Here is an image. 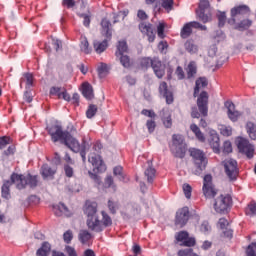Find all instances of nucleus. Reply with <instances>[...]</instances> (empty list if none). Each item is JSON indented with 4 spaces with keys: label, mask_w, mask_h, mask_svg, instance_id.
<instances>
[{
    "label": "nucleus",
    "mask_w": 256,
    "mask_h": 256,
    "mask_svg": "<svg viewBox=\"0 0 256 256\" xmlns=\"http://www.w3.org/2000/svg\"><path fill=\"white\" fill-rule=\"evenodd\" d=\"M193 33V28H191V24L188 22L184 24L183 28L180 32V37L182 39H187L188 37H191V34Z\"/></svg>",
    "instance_id": "e433bc0d"
},
{
    "label": "nucleus",
    "mask_w": 256,
    "mask_h": 256,
    "mask_svg": "<svg viewBox=\"0 0 256 256\" xmlns=\"http://www.w3.org/2000/svg\"><path fill=\"white\" fill-rule=\"evenodd\" d=\"M207 85H209L207 78L205 77L198 78L195 83L194 97H197L199 95V91H201V89H204V87H207Z\"/></svg>",
    "instance_id": "bb28decb"
},
{
    "label": "nucleus",
    "mask_w": 256,
    "mask_h": 256,
    "mask_svg": "<svg viewBox=\"0 0 256 256\" xmlns=\"http://www.w3.org/2000/svg\"><path fill=\"white\" fill-rule=\"evenodd\" d=\"M183 191H184V195H185L186 199H191V193L193 191V188H191V185L184 184Z\"/></svg>",
    "instance_id": "0e129e2a"
},
{
    "label": "nucleus",
    "mask_w": 256,
    "mask_h": 256,
    "mask_svg": "<svg viewBox=\"0 0 256 256\" xmlns=\"http://www.w3.org/2000/svg\"><path fill=\"white\" fill-rule=\"evenodd\" d=\"M159 93H160V95H162L164 97L167 105H171L173 103V101H174L173 92L169 91V88H168L166 82L160 83Z\"/></svg>",
    "instance_id": "6ab92c4d"
},
{
    "label": "nucleus",
    "mask_w": 256,
    "mask_h": 256,
    "mask_svg": "<svg viewBox=\"0 0 256 256\" xmlns=\"http://www.w3.org/2000/svg\"><path fill=\"white\" fill-rule=\"evenodd\" d=\"M95 115H97V105L90 104L86 111V117L87 119H93Z\"/></svg>",
    "instance_id": "49530a36"
},
{
    "label": "nucleus",
    "mask_w": 256,
    "mask_h": 256,
    "mask_svg": "<svg viewBox=\"0 0 256 256\" xmlns=\"http://www.w3.org/2000/svg\"><path fill=\"white\" fill-rule=\"evenodd\" d=\"M63 239H64V243H67V244L71 243V241H73V231L67 230L66 232H64Z\"/></svg>",
    "instance_id": "e2e57ef3"
},
{
    "label": "nucleus",
    "mask_w": 256,
    "mask_h": 256,
    "mask_svg": "<svg viewBox=\"0 0 256 256\" xmlns=\"http://www.w3.org/2000/svg\"><path fill=\"white\" fill-rule=\"evenodd\" d=\"M175 238L179 243H183L185 247H195V237H189V232L187 231L178 232Z\"/></svg>",
    "instance_id": "4468645a"
},
{
    "label": "nucleus",
    "mask_w": 256,
    "mask_h": 256,
    "mask_svg": "<svg viewBox=\"0 0 256 256\" xmlns=\"http://www.w3.org/2000/svg\"><path fill=\"white\" fill-rule=\"evenodd\" d=\"M224 169L230 181H237V175H239V168H237V160H225Z\"/></svg>",
    "instance_id": "9b49d317"
},
{
    "label": "nucleus",
    "mask_w": 256,
    "mask_h": 256,
    "mask_svg": "<svg viewBox=\"0 0 256 256\" xmlns=\"http://www.w3.org/2000/svg\"><path fill=\"white\" fill-rule=\"evenodd\" d=\"M246 215H250V217H253V215H256V203L250 202L248 204V207L246 208Z\"/></svg>",
    "instance_id": "603ef678"
},
{
    "label": "nucleus",
    "mask_w": 256,
    "mask_h": 256,
    "mask_svg": "<svg viewBox=\"0 0 256 256\" xmlns=\"http://www.w3.org/2000/svg\"><path fill=\"white\" fill-rule=\"evenodd\" d=\"M185 50L190 53V55H195L199 51V47L195 44L193 39H189L184 44Z\"/></svg>",
    "instance_id": "7c9ffc66"
},
{
    "label": "nucleus",
    "mask_w": 256,
    "mask_h": 256,
    "mask_svg": "<svg viewBox=\"0 0 256 256\" xmlns=\"http://www.w3.org/2000/svg\"><path fill=\"white\" fill-rule=\"evenodd\" d=\"M53 212L56 217H71V211L63 203L53 205Z\"/></svg>",
    "instance_id": "4be33fe9"
},
{
    "label": "nucleus",
    "mask_w": 256,
    "mask_h": 256,
    "mask_svg": "<svg viewBox=\"0 0 256 256\" xmlns=\"http://www.w3.org/2000/svg\"><path fill=\"white\" fill-rule=\"evenodd\" d=\"M236 31H247L253 25V21L251 19H243L239 23L235 22Z\"/></svg>",
    "instance_id": "c756f323"
},
{
    "label": "nucleus",
    "mask_w": 256,
    "mask_h": 256,
    "mask_svg": "<svg viewBox=\"0 0 256 256\" xmlns=\"http://www.w3.org/2000/svg\"><path fill=\"white\" fill-rule=\"evenodd\" d=\"M51 253V244L49 242H43L41 247L37 250V256H49Z\"/></svg>",
    "instance_id": "72a5a7b5"
},
{
    "label": "nucleus",
    "mask_w": 256,
    "mask_h": 256,
    "mask_svg": "<svg viewBox=\"0 0 256 256\" xmlns=\"http://www.w3.org/2000/svg\"><path fill=\"white\" fill-rule=\"evenodd\" d=\"M118 57L120 58V63L122 67H124L125 69H129V67H131V59L129 58V56L122 54Z\"/></svg>",
    "instance_id": "09e8293b"
},
{
    "label": "nucleus",
    "mask_w": 256,
    "mask_h": 256,
    "mask_svg": "<svg viewBox=\"0 0 256 256\" xmlns=\"http://www.w3.org/2000/svg\"><path fill=\"white\" fill-rule=\"evenodd\" d=\"M247 256H256V242L251 243L246 249Z\"/></svg>",
    "instance_id": "052dcab7"
},
{
    "label": "nucleus",
    "mask_w": 256,
    "mask_h": 256,
    "mask_svg": "<svg viewBox=\"0 0 256 256\" xmlns=\"http://www.w3.org/2000/svg\"><path fill=\"white\" fill-rule=\"evenodd\" d=\"M78 17H80V19H83V25L84 27H91V12L88 13H79Z\"/></svg>",
    "instance_id": "a19ab883"
},
{
    "label": "nucleus",
    "mask_w": 256,
    "mask_h": 256,
    "mask_svg": "<svg viewBox=\"0 0 256 256\" xmlns=\"http://www.w3.org/2000/svg\"><path fill=\"white\" fill-rule=\"evenodd\" d=\"M62 91H63L62 87L53 86L50 88V95H56L59 99H61Z\"/></svg>",
    "instance_id": "680f3d73"
},
{
    "label": "nucleus",
    "mask_w": 256,
    "mask_h": 256,
    "mask_svg": "<svg viewBox=\"0 0 256 256\" xmlns=\"http://www.w3.org/2000/svg\"><path fill=\"white\" fill-rule=\"evenodd\" d=\"M97 71L100 78L107 77V74L109 73V67L107 66V64L101 63Z\"/></svg>",
    "instance_id": "de8ad7c7"
},
{
    "label": "nucleus",
    "mask_w": 256,
    "mask_h": 256,
    "mask_svg": "<svg viewBox=\"0 0 256 256\" xmlns=\"http://www.w3.org/2000/svg\"><path fill=\"white\" fill-rule=\"evenodd\" d=\"M200 231L202 233H204L205 235H207V233H209V231H211V225H209V222H207V221L202 222V224L200 226Z\"/></svg>",
    "instance_id": "338daca9"
},
{
    "label": "nucleus",
    "mask_w": 256,
    "mask_h": 256,
    "mask_svg": "<svg viewBox=\"0 0 256 256\" xmlns=\"http://www.w3.org/2000/svg\"><path fill=\"white\" fill-rule=\"evenodd\" d=\"M190 130L192 131V133H194L196 139H198L200 143H205V134L201 132V129L199 128V126H197V124H191Z\"/></svg>",
    "instance_id": "2f4dec72"
},
{
    "label": "nucleus",
    "mask_w": 256,
    "mask_h": 256,
    "mask_svg": "<svg viewBox=\"0 0 256 256\" xmlns=\"http://www.w3.org/2000/svg\"><path fill=\"white\" fill-rule=\"evenodd\" d=\"M225 107L228 110V117L233 122L237 121L239 117H241V113L237 110H235V104L231 101L225 102Z\"/></svg>",
    "instance_id": "412c9836"
},
{
    "label": "nucleus",
    "mask_w": 256,
    "mask_h": 256,
    "mask_svg": "<svg viewBox=\"0 0 256 256\" xmlns=\"http://www.w3.org/2000/svg\"><path fill=\"white\" fill-rule=\"evenodd\" d=\"M170 151L174 157L178 159L185 158V153H187V144L185 143V138L181 134H173L172 145L170 146Z\"/></svg>",
    "instance_id": "20e7f679"
},
{
    "label": "nucleus",
    "mask_w": 256,
    "mask_h": 256,
    "mask_svg": "<svg viewBox=\"0 0 256 256\" xmlns=\"http://www.w3.org/2000/svg\"><path fill=\"white\" fill-rule=\"evenodd\" d=\"M157 173V170L153 166H151V162L148 161V168L144 171V175L147 179V183L153 184V181H155V175Z\"/></svg>",
    "instance_id": "cd10ccee"
},
{
    "label": "nucleus",
    "mask_w": 256,
    "mask_h": 256,
    "mask_svg": "<svg viewBox=\"0 0 256 256\" xmlns=\"http://www.w3.org/2000/svg\"><path fill=\"white\" fill-rule=\"evenodd\" d=\"M103 149V144L101 142H96L93 145V151L96 153L91 154L88 157L89 163L94 167V171H98V173H103L104 171H107V166H105V163L103 162V159L101 158V155L99 154V151Z\"/></svg>",
    "instance_id": "39448f33"
},
{
    "label": "nucleus",
    "mask_w": 256,
    "mask_h": 256,
    "mask_svg": "<svg viewBox=\"0 0 256 256\" xmlns=\"http://www.w3.org/2000/svg\"><path fill=\"white\" fill-rule=\"evenodd\" d=\"M104 183H105L106 189L112 188L113 191H117V186L115 185V182L113 180V176H107L105 178V182Z\"/></svg>",
    "instance_id": "8fccbe9b"
},
{
    "label": "nucleus",
    "mask_w": 256,
    "mask_h": 256,
    "mask_svg": "<svg viewBox=\"0 0 256 256\" xmlns=\"http://www.w3.org/2000/svg\"><path fill=\"white\" fill-rule=\"evenodd\" d=\"M11 185H15V183H13V180H11L10 176V180L4 181L1 187V196L3 199H11Z\"/></svg>",
    "instance_id": "5701e85b"
},
{
    "label": "nucleus",
    "mask_w": 256,
    "mask_h": 256,
    "mask_svg": "<svg viewBox=\"0 0 256 256\" xmlns=\"http://www.w3.org/2000/svg\"><path fill=\"white\" fill-rule=\"evenodd\" d=\"M101 215L102 220H100V223L103 231L105 228L111 227V225H113V219H111V216H109V214H107L105 211H102Z\"/></svg>",
    "instance_id": "473e14b6"
},
{
    "label": "nucleus",
    "mask_w": 256,
    "mask_h": 256,
    "mask_svg": "<svg viewBox=\"0 0 256 256\" xmlns=\"http://www.w3.org/2000/svg\"><path fill=\"white\" fill-rule=\"evenodd\" d=\"M157 35L160 39H165V24L159 23L157 26Z\"/></svg>",
    "instance_id": "bf43d9fd"
},
{
    "label": "nucleus",
    "mask_w": 256,
    "mask_h": 256,
    "mask_svg": "<svg viewBox=\"0 0 256 256\" xmlns=\"http://www.w3.org/2000/svg\"><path fill=\"white\" fill-rule=\"evenodd\" d=\"M174 0H161V7L167 11V13H171L173 11Z\"/></svg>",
    "instance_id": "a18cd8bd"
},
{
    "label": "nucleus",
    "mask_w": 256,
    "mask_h": 256,
    "mask_svg": "<svg viewBox=\"0 0 256 256\" xmlns=\"http://www.w3.org/2000/svg\"><path fill=\"white\" fill-rule=\"evenodd\" d=\"M187 221H189V208L183 207L176 213L175 225L185 227V225H187Z\"/></svg>",
    "instance_id": "2eb2a0df"
},
{
    "label": "nucleus",
    "mask_w": 256,
    "mask_h": 256,
    "mask_svg": "<svg viewBox=\"0 0 256 256\" xmlns=\"http://www.w3.org/2000/svg\"><path fill=\"white\" fill-rule=\"evenodd\" d=\"M190 155L193 158L194 164L196 165L195 175H201L205 167H207V158L205 157V152L202 150L191 148Z\"/></svg>",
    "instance_id": "0eeeda50"
},
{
    "label": "nucleus",
    "mask_w": 256,
    "mask_h": 256,
    "mask_svg": "<svg viewBox=\"0 0 256 256\" xmlns=\"http://www.w3.org/2000/svg\"><path fill=\"white\" fill-rule=\"evenodd\" d=\"M82 95L87 99L88 101H91L95 95L93 94V86L89 84V82H84L82 84Z\"/></svg>",
    "instance_id": "393cba45"
},
{
    "label": "nucleus",
    "mask_w": 256,
    "mask_h": 256,
    "mask_svg": "<svg viewBox=\"0 0 256 256\" xmlns=\"http://www.w3.org/2000/svg\"><path fill=\"white\" fill-rule=\"evenodd\" d=\"M231 18L228 19L229 25H235L237 21V15H248L251 13V9L247 5H239L231 9Z\"/></svg>",
    "instance_id": "f8f14e48"
},
{
    "label": "nucleus",
    "mask_w": 256,
    "mask_h": 256,
    "mask_svg": "<svg viewBox=\"0 0 256 256\" xmlns=\"http://www.w3.org/2000/svg\"><path fill=\"white\" fill-rule=\"evenodd\" d=\"M24 79L26 80V89H31L33 87V74L25 73Z\"/></svg>",
    "instance_id": "864d4df0"
},
{
    "label": "nucleus",
    "mask_w": 256,
    "mask_h": 256,
    "mask_svg": "<svg viewBox=\"0 0 256 256\" xmlns=\"http://www.w3.org/2000/svg\"><path fill=\"white\" fill-rule=\"evenodd\" d=\"M141 67H144L145 69L149 67H153V59L151 58H143L141 60Z\"/></svg>",
    "instance_id": "69168bd1"
},
{
    "label": "nucleus",
    "mask_w": 256,
    "mask_h": 256,
    "mask_svg": "<svg viewBox=\"0 0 256 256\" xmlns=\"http://www.w3.org/2000/svg\"><path fill=\"white\" fill-rule=\"evenodd\" d=\"M107 207L112 215L117 214V210L119 209V202H115L111 199L108 200Z\"/></svg>",
    "instance_id": "37998d69"
},
{
    "label": "nucleus",
    "mask_w": 256,
    "mask_h": 256,
    "mask_svg": "<svg viewBox=\"0 0 256 256\" xmlns=\"http://www.w3.org/2000/svg\"><path fill=\"white\" fill-rule=\"evenodd\" d=\"M80 50L82 53H85V55H89V53H91V47H89L87 37H81Z\"/></svg>",
    "instance_id": "4c0bfd02"
},
{
    "label": "nucleus",
    "mask_w": 256,
    "mask_h": 256,
    "mask_svg": "<svg viewBox=\"0 0 256 256\" xmlns=\"http://www.w3.org/2000/svg\"><path fill=\"white\" fill-rule=\"evenodd\" d=\"M64 251L66 255L63 252H54L52 256H77V251L72 246H65Z\"/></svg>",
    "instance_id": "c9c22d12"
},
{
    "label": "nucleus",
    "mask_w": 256,
    "mask_h": 256,
    "mask_svg": "<svg viewBox=\"0 0 256 256\" xmlns=\"http://www.w3.org/2000/svg\"><path fill=\"white\" fill-rule=\"evenodd\" d=\"M48 135L51 137L53 143H62L68 149L73 151V153H80L83 163L87 161V142L83 141L82 144L79 143V140L73 137L69 131L63 130V126L59 124H52L46 127Z\"/></svg>",
    "instance_id": "f257e3e1"
},
{
    "label": "nucleus",
    "mask_w": 256,
    "mask_h": 256,
    "mask_svg": "<svg viewBox=\"0 0 256 256\" xmlns=\"http://www.w3.org/2000/svg\"><path fill=\"white\" fill-rule=\"evenodd\" d=\"M139 30L143 35L148 37L149 43H153V41H155V30H153V24L141 22L139 24Z\"/></svg>",
    "instance_id": "dca6fc26"
},
{
    "label": "nucleus",
    "mask_w": 256,
    "mask_h": 256,
    "mask_svg": "<svg viewBox=\"0 0 256 256\" xmlns=\"http://www.w3.org/2000/svg\"><path fill=\"white\" fill-rule=\"evenodd\" d=\"M11 181L12 183L15 184L16 189H25L27 185L31 187V189H35L37 187L39 180L37 176H33L31 174H28L27 176L22 175V174H17V173H12L11 174Z\"/></svg>",
    "instance_id": "7ed1b4c3"
},
{
    "label": "nucleus",
    "mask_w": 256,
    "mask_h": 256,
    "mask_svg": "<svg viewBox=\"0 0 256 256\" xmlns=\"http://www.w3.org/2000/svg\"><path fill=\"white\" fill-rule=\"evenodd\" d=\"M152 69L156 77H158V79H163V77L165 76V69H167V66L163 62H161L159 58H153Z\"/></svg>",
    "instance_id": "f3484780"
},
{
    "label": "nucleus",
    "mask_w": 256,
    "mask_h": 256,
    "mask_svg": "<svg viewBox=\"0 0 256 256\" xmlns=\"http://www.w3.org/2000/svg\"><path fill=\"white\" fill-rule=\"evenodd\" d=\"M162 122L164 127H166V129H171V127L173 126V120L171 119V114H168L166 117H163Z\"/></svg>",
    "instance_id": "5fc2aeb1"
},
{
    "label": "nucleus",
    "mask_w": 256,
    "mask_h": 256,
    "mask_svg": "<svg viewBox=\"0 0 256 256\" xmlns=\"http://www.w3.org/2000/svg\"><path fill=\"white\" fill-rule=\"evenodd\" d=\"M222 151L226 155H229V153L233 151V146L231 145V141H225L223 143Z\"/></svg>",
    "instance_id": "6e6d98bb"
},
{
    "label": "nucleus",
    "mask_w": 256,
    "mask_h": 256,
    "mask_svg": "<svg viewBox=\"0 0 256 256\" xmlns=\"http://www.w3.org/2000/svg\"><path fill=\"white\" fill-rule=\"evenodd\" d=\"M123 53H127V42L119 41L117 45L116 57L123 55Z\"/></svg>",
    "instance_id": "79ce46f5"
},
{
    "label": "nucleus",
    "mask_w": 256,
    "mask_h": 256,
    "mask_svg": "<svg viewBox=\"0 0 256 256\" xmlns=\"http://www.w3.org/2000/svg\"><path fill=\"white\" fill-rule=\"evenodd\" d=\"M202 191L207 199H213V197L217 195V190H215V186L213 185V176H211V174H206L204 176Z\"/></svg>",
    "instance_id": "1a4fd4ad"
},
{
    "label": "nucleus",
    "mask_w": 256,
    "mask_h": 256,
    "mask_svg": "<svg viewBox=\"0 0 256 256\" xmlns=\"http://www.w3.org/2000/svg\"><path fill=\"white\" fill-rule=\"evenodd\" d=\"M246 129L250 139L256 141V125L252 122H247Z\"/></svg>",
    "instance_id": "ea45409f"
},
{
    "label": "nucleus",
    "mask_w": 256,
    "mask_h": 256,
    "mask_svg": "<svg viewBox=\"0 0 256 256\" xmlns=\"http://www.w3.org/2000/svg\"><path fill=\"white\" fill-rule=\"evenodd\" d=\"M210 4L208 0H201L199 3V9L196 10V15L202 23H209L211 21V13H209Z\"/></svg>",
    "instance_id": "9d476101"
},
{
    "label": "nucleus",
    "mask_w": 256,
    "mask_h": 256,
    "mask_svg": "<svg viewBox=\"0 0 256 256\" xmlns=\"http://www.w3.org/2000/svg\"><path fill=\"white\" fill-rule=\"evenodd\" d=\"M91 233L87 230H81L78 236V239L80 241V243H82V245H85L89 242V240L91 239Z\"/></svg>",
    "instance_id": "58836bf2"
},
{
    "label": "nucleus",
    "mask_w": 256,
    "mask_h": 256,
    "mask_svg": "<svg viewBox=\"0 0 256 256\" xmlns=\"http://www.w3.org/2000/svg\"><path fill=\"white\" fill-rule=\"evenodd\" d=\"M140 208L136 203H128L125 206V211H121V216L123 219H131V217L137 215L139 213Z\"/></svg>",
    "instance_id": "a211bd4d"
},
{
    "label": "nucleus",
    "mask_w": 256,
    "mask_h": 256,
    "mask_svg": "<svg viewBox=\"0 0 256 256\" xmlns=\"http://www.w3.org/2000/svg\"><path fill=\"white\" fill-rule=\"evenodd\" d=\"M146 127L149 133H154L155 127H157V124L155 123V120H148L146 122Z\"/></svg>",
    "instance_id": "774afa93"
},
{
    "label": "nucleus",
    "mask_w": 256,
    "mask_h": 256,
    "mask_svg": "<svg viewBox=\"0 0 256 256\" xmlns=\"http://www.w3.org/2000/svg\"><path fill=\"white\" fill-rule=\"evenodd\" d=\"M208 141L211 149L215 153L217 154L221 153V144L219 143L220 139H219V134H217V132L215 131L210 132V137Z\"/></svg>",
    "instance_id": "aec40b11"
},
{
    "label": "nucleus",
    "mask_w": 256,
    "mask_h": 256,
    "mask_svg": "<svg viewBox=\"0 0 256 256\" xmlns=\"http://www.w3.org/2000/svg\"><path fill=\"white\" fill-rule=\"evenodd\" d=\"M217 18H218V27H225V23H227V14L225 12L219 11Z\"/></svg>",
    "instance_id": "3c124183"
},
{
    "label": "nucleus",
    "mask_w": 256,
    "mask_h": 256,
    "mask_svg": "<svg viewBox=\"0 0 256 256\" xmlns=\"http://www.w3.org/2000/svg\"><path fill=\"white\" fill-rule=\"evenodd\" d=\"M40 173L43 179H49V177H53L57 173V169L51 168L49 164H43Z\"/></svg>",
    "instance_id": "a878e982"
},
{
    "label": "nucleus",
    "mask_w": 256,
    "mask_h": 256,
    "mask_svg": "<svg viewBox=\"0 0 256 256\" xmlns=\"http://www.w3.org/2000/svg\"><path fill=\"white\" fill-rule=\"evenodd\" d=\"M84 213L87 217L86 225L88 229L95 233H101L103 228L101 227V220H99V216H97V202L87 201Z\"/></svg>",
    "instance_id": "f03ea898"
},
{
    "label": "nucleus",
    "mask_w": 256,
    "mask_h": 256,
    "mask_svg": "<svg viewBox=\"0 0 256 256\" xmlns=\"http://www.w3.org/2000/svg\"><path fill=\"white\" fill-rule=\"evenodd\" d=\"M233 205V198L231 195H220L214 201V211L220 215H226L231 210Z\"/></svg>",
    "instance_id": "423d86ee"
},
{
    "label": "nucleus",
    "mask_w": 256,
    "mask_h": 256,
    "mask_svg": "<svg viewBox=\"0 0 256 256\" xmlns=\"http://www.w3.org/2000/svg\"><path fill=\"white\" fill-rule=\"evenodd\" d=\"M93 46L96 53L101 55V53L105 52L107 47H109V39H105L102 42L94 41Z\"/></svg>",
    "instance_id": "c85d7f7f"
},
{
    "label": "nucleus",
    "mask_w": 256,
    "mask_h": 256,
    "mask_svg": "<svg viewBox=\"0 0 256 256\" xmlns=\"http://www.w3.org/2000/svg\"><path fill=\"white\" fill-rule=\"evenodd\" d=\"M101 27H102V35L106 37V39L111 40L113 33L111 32V21L107 18H103L101 20Z\"/></svg>",
    "instance_id": "b1692460"
},
{
    "label": "nucleus",
    "mask_w": 256,
    "mask_h": 256,
    "mask_svg": "<svg viewBox=\"0 0 256 256\" xmlns=\"http://www.w3.org/2000/svg\"><path fill=\"white\" fill-rule=\"evenodd\" d=\"M237 147L239 152L243 155H246L248 159H253V155H255V146L249 143V140L240 137L237 140Z\"/></svg>",
    "instance_id": "6e6552de"
},
{
    "label": "nucleus",
    "mask_w": 256,
    "mask_h": 256,
    "mask_svg": "<svg viewBox=\"0 0 256 256\" xmlns=\"http://www.w3.org/2000/svg\"><path fill=\"white\" fill-rule=\"evenodd\" d=\"M113 173L115 177H118L119 181L126 182L125 175L123 174V167L122 166H116L113 169Z\"/></svg>",
    "instance_id": "c03bdc74"
},
{
    "label": "nucleus",
    "mask_w": 256,
    "mask_h": 256,
    "mask_svg": "<svg viewBox=\"0 0 256 256\" xmlns=\"http://www.w3.org/2000/svg\"><path fill=\"white\" fill-rule=\"evenodd\" d=\"M190 23V27L192 29H200V31H207V26L197 22V21H192V22H188Z\"/></svg>",
    "instance_id": "4d7b16f0"
},
{
    "label": "nucleus",
    "mask_w": 256,
    "mask_h": 256,
    "mask_svg": "<svg viewBox=\"0 0 256 256\" xmlns=\"http://www.w3.org/2000/svg\"><path fill=\"white\" fill-rule=\"evenodd\" d=\"M220 133L225 137H231V135L233 134V129L230 126H222L220 129Z\"/></svg>",
    "instance_id": "13d9d810"
},
{
    "label": "nucleus",
    "mask_w": 256,
    "mask_h": 256,
    "mask_svg": "<svg viewBox=\"0 0 256 256\" xmlns=\"http://www.w3.org/2000/svg\"><path fill=\"white\" fill-rule=\"evenodd\" d=\"M187 79H193L197 75V64L191 61L186 68Z\"/></svg>",
    "instance_id": "f704fd0d"
},
{
    "label": "nucleus",
    "mask_w": 256,
    "mask_h": 256,
    "mask_svg": "<svg viewBox=\"0 0 256 256\" xmlns=\"http://www.w3.org/2000/svg\"><path fill=\"white\" fill-rule=\"evenodd\" d=\"M209 103V94H207L206 91H202L197 99V105L199 112L203 117H207L209 113V108L207 107V104Z\"/></svg>",
    "instance_id": "ddd939ff"
}]
</instances>
